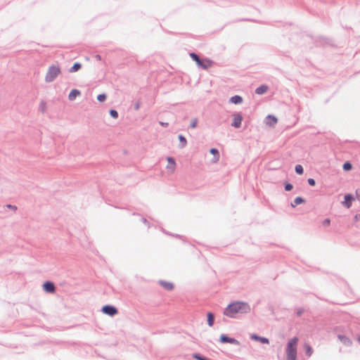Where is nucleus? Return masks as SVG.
I'll use <instances>...</instances> for the list:
<instances>
[{
    "label": "nucleus",
    "instance_id": "obj_7",
    "mask_svg": "<svg viewBox=\"0 0 360 360\" xmlns=\"http://www.w3.org/2000/svg\"><path fill=\"white\" fill-rule=\"evenodd\" d=\"M233 121L231 123V126L235 128H240L243 121L242 115L239 112H236L233 114Z\"/></svg>",
    "mask_w": 360,
    "mask_h": 360
},
{
    "label": "nucleus",
    "instance_id": "obj_14",
    "mask_svg": "<svg viewBox=\"0 0 360 360\" xmlns=\"http://www.w3.org/2000/svg\"><path fill=\"white\" fill-rule=\"evenodd\" d=\"M243 101V98L238 95H236V96L231 97V98L229 100L230 103L236 104V105L242 103Z\"/></svg>",
    "mask_w": 360,
    "mask_h": 360
},
{
    "label": "nucleus",
    "instance_id": "obj_19",
    "mask_svg": "<svg viewBox=\"0 0 360 360\" xmlns=\"http://www.w3.org/2000/svg\"><path fill=\"white\" fill-rule=\"evenodd\" d=\"M82 68V64L80 63L76 62L73 64V65L70 68V72H75L80 70Z\"/></svg>",
    "mask_w": 360,
    "mask_h": 360
},
{
    "label": "nucleus",
    "instance_id": "obj_43",
    "mask_svg": "<svg viewBox=\"0 0 360 360\" xmlns=\"http://www.w3.org/2000/svg\"><path fill=\"white\" fill-rule=\"evenodd\" d=\"M358 215H359V217H360V214H358Z\"/></svg>",
    "mask_w": 360,
    "mask_h": 360
},
{
    "label": "nucleus",
    "instance_id": "obj_44",
    "mask_svg": "<svg viewBox=\"0 0 360 360\" xmlns=\"http://www.w3.org/2000/svg\"><path fill=\"white\" fill-rule=\"evenodd\" d=\"M209 360H211V359H209Z\"/></svg>",
    "mask_w": 360,
    "mask_h": 360
},
{
    "label": "nucleus",
    "instance_id": "obj_40",
    "mask_svg": "<svg viewBox=\"0 0 360 360\" xmlns=\"http://www.w3.org/2000/svg\"><path fill=\"white\" fill-rule=\"evenodd\" d=\"M96 58L98 59V60H101V56L100 55H96Z\"/></svg>",
    "mask_w": 360,
    "mask_h": 360
},
{
    "label": "nucleus",
    "instance_id": "obj_42",
    "mask_svg": "<svg viewBox=\"0 0 360 360\" xmlns=\"http://www.w3.org/2000/svg\"><path fill=\"white\" fill-rule=\"evenodd\" d=\"M245 20H246V21H252V20H250V19H245Z\"/></svg>",
    "mask_w": 360,
    "mask_h": 360
},
{
    "label": "nucleus",
    "instance_id": "obj_25",
    "mask_svg": "<svg viewBox=\"0 0 360 360\" xmlns=\"http://www.w3.org/2000/svg\"><path fill=\"white\" fill-rule=\"evenodd\" d=\"M193 357L198 360H209L210 359L198 353L193 354Z\"/></svg>",
    "mask_w": 360,
    "mask_h": 360
},
{
    "label": "nucleus",
    "instance_id": "obj_20",
    "mask_svg": "<svg viewBox=\"0 0 360 360\" xmlns=\"http://www.w3.org/2000/svg\"><path fill=\"white\" fill-rule=\"evenodd\" d=\"M304 202H305V200L303 198L298 196V197L295 198V199L293 201V203H291V205H292V207H295L298 205H300Z\"/></svg>",
    "mask_w": 360,
    "mask_h": 360
},
{
    "label": "nucleus",
    "instance_id": "obj_24",
    "mask_svg": "<svg viewBox=\"0 0 360 360\" xmlns=\"http://www.w3.org/2000/svg\"><path fill=\"white\" fill-rule=\"evenodd\" d=\"M295 171L299 175H302L304 173V169L301 165H297L295 167Z\"/></svg>",
    "mask_w": 360,
    "mask_h": 360
},
{
    "label": "nucleus",
    "instance_id": "obj_30",
    "mask_svg": "<svg viewBox=\"0 0 360 360\" xmlns=\"http://www.w3.org/2000/svg\"><path fill=\"white\" fill-rule=\"evenodd\" d=\"M39 110L43 113L45 112V110H46V102L45 101H41L40 105H39Z\"/></svg>",
    "mask_w": 360,
    "mask_h": 360
},
{
    "label": "nucleus",
    "instance_id": "obj_18",
    "mask_svg": "<svg viewBox=\"0 0 360 360\" xmlns=\"http://www.w3.org/2000/svg\"><path fill=\"white\" fill-rule=\"evenodd\" d=\"M207 324L209 326H212L214 323V315L212 312H208L207 314Z\"/></svg>",
    "mask_w": 360,
    "mask_h": 360
},
{
    "label": "nucleus",
    "instance_id": "obj_1",
    "mask_svg": "<svg viewBox=\"0 0 360 360\" xmlns=\"http://www.w3.org/2000/svg\"><path fill=\"white\" fill-rule=\"evenodd\" d=\"M251 311L248 302L236 301L230 303L224 309V314L230 318H235L236 314H248Z\"/></svg>",
    "mask_w": 360,
    "mask_h": 360
},
{
    "label": "nucleus",
    "instance_id": "obj_29",
    "mask_svg": "<svg viewBox=\"0 0 360 360\" xmlns=\"http://www.w3.org/2000/svg\"><path fill=\"white\" fill-rule=\"evenodd\" d=\"M284 188L286 191H290L293 188V186L290 183L285 182L284 184Z\"/></svg>",
    "mask_w": 360,
    "mask_h": 360
},
{
    "label": "nucleus",
    "instance_id": "obj_12",
    "mask_svg": "<svg viewBox=\"0 0 360 360\" xmlns=\"http://www.w3.org/2000/svg\"><path fill=\"white\" fill-rule=\"evenodd\" d=\"M268 86L266 84H262L255 89V94L262 95L265 94L268 91Z\"/></svg>",
    "mask_w": 360,
    "mask_h": 360
},
{
    "label": "nucleus",
    "instance_id": "obj_9",
    "mask_svg": "<svg viewBox=\"0 0 360 360\" xmlns=\"http://www.w3.org/2000/svg\"><path fill=\"white\" fill-rule=\"evenodd\" d=\"M354 200V197L352 194H346L345 195V201L342 202V204L347 208H350L352 206V202Z\"/></svg>",
    "mask_w": 360,
    "mask_h": 360
},
{
    "label": "nucleus",
    "instance_id": "obj_21",
    "mask_svg": "<svg viewBox=\"0 0 360 360\" xmlns=\"http://www.w3.org/2000/svg\"><path fill=\"white\" fill-rule=\"evenodd\" d=\"M305 354L307 356H311L313 353V349L309 344H304Z\"/></svg>",
    "mask_w": 360,
    "mask_h": 360
},
{
    "label": "nucleus",
    "instance_id": "obj_36",
    "mask_svg": "<svg viewBox=\"0 0 360 360\" xmlns=\"http://www.w3.org/2000/svg\"><path fill=\"white\" fill-rule=\"evenodd\" d=\"M141 221H142V222H143L144 224H146V225H147L148 227H150V224H149V222L148 221V220H147L146 218L142 217Z\"/></svg>",
    "mask_w": 360,
    "mask_h": 360
},
{
    "label": "nucleus",
    "instance_id": "obj_27",
    "mask_svg": "<svg viewBox=\"0 0 360 360\" xmlns=\"http://www.w3.org/2000/svg\"><path fill=\"white\" fill-rule=\"evenodd\" d=\"M109 113L110 115L115 119H117L118 117V112L115 109H110Z\"/></svg>",
    "mask_w": 360,
    "mask_h": 360
},
{
    "label": "nucleus",
    "instance_id": "obj_26",
    "mask_svg": "<svg viewBox=\"0 0 360 360\" xmlns=\"http://www.w3.org/2000/svg\"><path fill=\"white\" fill-rule=\"evenodd\" d=\"M266 119L267 120H271V121H272V122H273V123H270V124H276V123H277V121H278L277 118H276L275 116L271 115H269L266 117Z\"/></svg>",
    "mask_w": 360,
    "mask_h": 360
},
{
    "label": "nucleus",
    "instance_id": "obj_6",
    "mask_svg": "<svg viewBox=\"0 0 360 360\" xmlns=\"http://www.w3.org/2000/svg\"><path fill=\"white\" fill-rule=\"evenodd\" d=\"M219 341L222 343H230L235 345H240V342L235 338H230L226 334H221L219 338Z\"/></svg>",
    "mask_w": 360,
    "mask_h": 360
},
{
    "label": "nucleus",
    "instance_id": "obj_16",
    "mask_svg": "<svg viewBox=\"0 0 360 360\" xmlns=\"http://www.w3.org/2000/svg\"><path fill=\"white\" fill-rule=\"evenodd\" d=\"M338 338L345 345H349L352 343L349 338L344 335H338Z\"/></svg>",
    "mask_w": 360,
    "mask_h": 360
},
{
    "label": "nucleus",
    "instance_id": "obj_15",
    "mask_svg": "<svg viewBox=\"0 0 360 360\" xmlns=\"http://www.w3.org/2000/svg\"><path fill=\"white\" fill-rule=\"evenodd\" d=\"M210 153L214 155V162H217L219 160V152L218 149L212 148L210 150Z\"/></svg>",
    "mask_w": 360,
    "mask_h": 360
},
{
    "label": "nucleus",
    "instance_id": "obj_37",
    "mask_svg": "<svg viewBox=\"0 0 360 360\" xmlns=\"http://www.w3.org/2000/svg\"><path fill=\"white\" fill-rule=\"evenodd\" d=\"M140 105H141L140 102H139V101H138V102L134 105V109H135L136 110H138L140 108Z\"/></svg>",
    "mask_w": 360,
    "mask_h": 360
},
{
    "label": "nucleus",
    "instance_id": "obj_22",
    "mask_svg": "<svg viewBox=\"0 0 360 360\" xmlns=\"http://www.w3.org/2000/svg\"><path fill=\"white\" fill-rule=\"evenodd\" d=\"M342 169L345 170V171H349L352 169V163L349 162V161H346L343 165H342Z\"/></svg>",
    "mask_w": 360,
    "mask_h": 360
},
{
    "label": "nucleus",
    "instance_id": "obj_38",
    "mask_svg": "<svg viewBox=\"0 0 360 360\" xmlns=\"http://www.w3.org/2000/svg\"><path fill=\"white\" fill-rule=\"evenodd\" d=\"M160 125H162L163 127H167L168 126V123L167 122H160Z\"/></svg>",
    "mask_w": 360,
    "mask_h": 360
},
{
    "label": "nucleus",
    "instance_id": "obj_17",
    "mask_svg": "<svg viewBox=\"0 0 360 360\" xmlns=\"http://www.w3.org/2000/svg\"><path fill=\"white\" fill-rule=\"evenodd\" d=\"M178 139L180 141L179 147L180 148H184L187 144L186 139L182 134H179L178 136Z\"/></svg>",
    "mask_w": 360,
    "mask_h": 360
},
{
    "label": "nucleus",
    "instance_id": "obj_28",
    "mask_svg": "<svg viewBox=\"0 0 360 360\" xmlns=\"http://www.w3.org/2000/svg\"><path fill=\"white\" fill-rule=\"evenodd\" d=\"M106 98H107V96L105 94H101L98 95L97 100L99 102H103L106 100Z\"/></svg>",
    "mask_w": 360,
    "mask_h": 360
},
{
    "label": "nucleus",
    "instance_id": "obj_41",
    "mask_svg": "<svg viewBox=\"0 0 360 360\" xmlns=\"http://www.w3.org/2000/svg\"><path fill=\"white\" fill-rule=\"evenodd\" d=\"M359 215H358V214L355 215V216H354V220H355V221H357V220L359 219Z\"/></svg>",
    "mask_w": 360,
    "mask_h": 360
},
{
    "label": "nucleus",
    "instance_id": "obj_8",
    "mask_svg": "<svg viewBox=\"0 0 360 360\" xmlns=\"http://www.w3.org/2000/svg\"><path fill=\"white\" fill-rule=\"evenodd\" d=\"M43 289L45 292L53 293L56 291V286L51 281H46L43 284Z\"/></svg>",
    "mask_w": 360,
    "mask_h": 360
},
{
    "label": "nucleus",
    "instance_id": "obj_10",
    "mask_svg": "<svg viewBox=\"0 0 360 360\" xmlns=\"http://www.w3.org/2000/svg\"><path fill=\"white\" fill-rule=\"evenodd\" d=\"M250 338L254 340L259 341L262 344H269V340L268 338L259 336L257 334H252L250 335Z\"/></svg>",
    "mask_w": 360,
    "mask_h": 360
},
{
    "label": "nucleus",
    "instance_id": "obj_34",
    "mask_svg": "<svg viewBox=\"0 0 360 360\" xmlns=\"http://www.w3.org/2000/svg\"><path fill=\"white\" fill-rule=\"evenodd\" d=\"M323 225L325 226H328L330 225V219L327 218V219H325L323 221Z\"/></svg>",
    "mask_w": 360,
    "mask_h": 360
},
{
    "label": "nucleus",
    "instance_id": "obj_35",
    "mask_svg": "<svg viewBox=\"0 0 360 360\" xmlns=\"http://www.w3.org/2000/svg\"><path fill=\"white\" fill-rule=\"evenodd\" d=\"M6 207L13 210V211H16L17 210V207L15 205H11V204H8L6 205Z\"/></svg>",
    "mask_w": 360,
    "mask_h": 360
},
{
    "label": "nucleus",
    "instance_id": "obj_2",
    "mask_svg": "<svg viewBox=\"0 0 360 360\" xmlns=\"http://www.w3.org/2000/svg\"><path fill=\"white\" fill-rule=\"evenodd\" d=\"M298 340V338L294 337L288 342L286 346V360H296Z\"/></svg>",
    "mask_w": 360,
    "mask_h": 360
},
{
    "label": "nucleus",
    "instance_id": "obj_33",
    "mask_svg": "<svg viewBox=\"0 0 360 360\" xmlns=\"http://www.w3.org/2000/svg\"><path fill=\"white\" fill-rule=\"evenodd\" d=\"M307 182L311 186H314L316 185V181L314 179H312V178L308 179H307Z\"/></svg>",
    "mask_w": 360,
    "mask_h": 360
},
{
    "label": "nucleus",
    "instance_id": "obj_39",
    "mask_svg": "<svg viewBox=\"0 0 360 360\" xmlns=\"http://www.w3.org/2000/svg\"><path fill=\"white\" fill-rule=\"evenodd\" d=\"M356 194L357 195V198H359V195L360 194V189L356 191Z\"/></svg>",
    "mask_w": 360,
    "mask_h": 360
},
{
    "label": "nucleus",
    "instance_id": "obj_23",
    "mask_svg": "<svg viewBox=\"0 0 360 360\" xmlns=\"http://www.w3.org/2000/svg\"><path fill=\"white\" fill-rule=\"evenodd\" d=\"M167 161L169 163L167 168H174V167L176 165L174 159L172 157H169V158H167Z\"/></svg>",
    "mask_w": 360,
    "mask_h": 360
},
{
    "label": "nucleus",
    "instance_id": "obj_13",
    "mask_svg": "<svg viewBox=\"0 0 360 360\" xmlns=\"http://www.w3.org/2000/svg\"><path fill=\"white\" fill-rule=\"evenodd\" d=\"M81 94L80 91L78 89H72L68 95V99L70 101H74L77 96H79Z\"/></svg>",
    "mask_w": 360,
    "mask_h": 360
},
{
    "label": "nucleus",
    "instance_id": "obj_31",
    "mask_svg": "<svg viewBox=\"0 0 360 360\" xmlns=\"http://www.w3.org/2000/svg\"><path fill=\"white\" fill-rule=\"evenodd\" d=\"M198 124V120L196 118H194L191 120L190 127L191 128H195Z\"/></svg>",
    "mask_w": 360,
    "mask_h": 360
},
{
    "label": "nucleus",
    "instance_id": "obj_5",
    "mask_svg": "<svg viewBox=\"0 0 360 360\" xmlns=\"http://www.w3.org/2000/svg\"><path fill=\"white\" fill-rule=\"evenodd\" d=\"M101 311L110 316H114L118 314V309L115 306L110 304L104 305L101 309Z\"/></svg>",
    "mask_w": 360,
    "mask_h": 360
},
{
    "label": "nucleus",
    "instance_id": "obj_4",
    "mask_svg": "<svg viewBox=\"0 0 360 360\" xmlns=\"http://www.w3.org/2000/svg\"><path fill=\"white\" fill-rule=\"evenodd\" d=\"M60 73V69L58 66L51 65L49 68V70L45 76V81L46 82H52L54 81L58 75Z\"/></svg>",
    "mask_w": 360,
    "mask_h": 360
},
{
    "label": "nucleus",
    "instance_id": "obj_11",
    "mask_svg": "<svg viewBox=\"0 0 360 360\" xmlns=\"http://www.w3.org/2000/svg\"><path fill=\"white\" fill-rule=\"evenodd\" d=\"M159 283L160 285L163 287L165 290H173L174 288V285L172 283H170V282H167V281H162V280H160L159 281Z\"/></svg>",
    "mask_w": 360,
    "mask_h": 360
},
{
    "label": "nucleus",
    "instance_id": "obj_32",
    "mask_svg": "<svg viewBox=\"0 0 360 360\" xmlns=\"http://www.w3.org/2000/svg\"><path fill=\"white\" fill-rule=\"evenodd\" d=\"M303 313H304V309H302V308L296 309V315L297 316H301Z\"/></svg>",
    "mask_w": 360,
    "mask_h": 360
},
{
    "label": "nucleus",
    "instance_id": "obj_3",
    "mask_svg": "<svg viewBox=\"0 0 360 360\" xmlns=\"http://www.w3.org/2000/svg\"><path fill=\"white\" fill-rule=\"evenodd\" d=\"M190 57L196 63L198 67H200L203 70H207L212 67L213 61L208 58H200V56L194 53H190Z\"/></svg>",
    "mask_w": 360,
    "mask_h": 360
}]
</instances>
